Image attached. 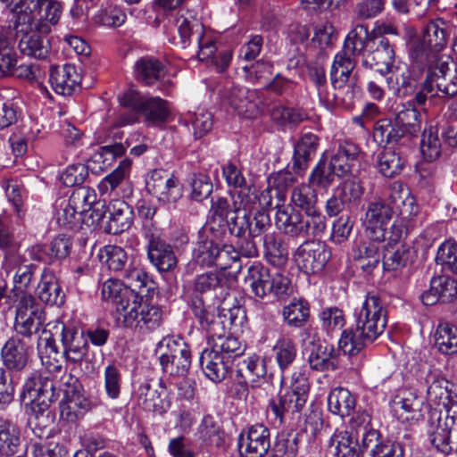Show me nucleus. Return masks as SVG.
Here are the masks:
<instances>
[{"label":"nucleus","mask_w":457,"mask_h":457,"mask_svg":"<svg viewBox=\"0 0 457 457\" xmlns=\"http://www.w3.org/2000/svg\"><path fill=\"white\" fill-rule=\"evenodd\" d=\"M191 309L201 327L209 333L211 349L231 363L245 352V346L234 336H225V326L220 317H216L213 309L206 307L202 298L192 300Z\"/></svg>","instance_id":"obj_3"},{"label":"nucleus","mask_w":457,"mask_h":457,"mask_svg":"<svg viewBox=\"0 0 457 457\" xmlns=\"http://www.w3.org/2000/svg\"><path fill=\"white\" fill-rule=\"evenodd\" d=\"M199 361L205 376L215 383L225 379L232 364L212 349H204Z\"/></svg>","instance_id":"obj_32"},{"label":"nucleus","mask_w":457,"mask_h":457,"mask_svg":"<svg viewBox=\"0 0 457 457\" xmlns=\"http://www.w3.org/2000/svg\"><path fill=\"white\" fill-rule=\"evenodd\" d=\"M310 79L314 83L317 88L320 101L328 108L334 105L342 104L339 103L337 91L329 93L326 88V74L322 67L313 66L309 69Z\"/></svg>","instance_id":"obj_58"},{"label":"nucleus","mask_w":457,"mask_h":457,"mask_svg":"<svg viewBox=\"0 0 457 457\" xmlns=\"http://www.w3.org/2000/svg\"><path fill=\"white\" fill-rule=\"evenodd\" d=\"M42 395L47 398L54 397V382L38 372H33L24 383L21 396L25 398L28 395L32 399Z\"/></svg>","instance_id":"obj_56"},{"label":"nucleus","mask_w":457,"mask_h":457,"mask_svg":"<svg viewBox=\"0 0 457 457\" xmlns=\"http://www.w3.org/2000/svg\"><path fill=\"white\" fill-rule=\"evenodd\" d=\"M386 321L384 303L378 295L369 293L355 311V326L374 342L385 331Z\"/></svg>","instance_id":"obj_6"},{"label":"nucleus","mask_w":457,"mask_h":457,"mask_svg":"<svg viewBox=\"0 0 457 457\" xmlns=\"http://www.w3.org/2000/svg\"><path fill=\"white\" fill-rule=\"evenodd\" d=\"M308 362L313 370L334 371L338 368L337 351L329 345H314L308 356Z\"/></svg>","instance_id":"obj_40"},{"label":"nucleus","mask_w":457,"mask_h":457,"mask_svg":"<svg viewBox=\"0 0 457 457\" xmlns=\"http://www.w3.org/2000/svg\"><path fill=\"white\" fill-rule=\"evenodd\" d=\"M448 37V26L442 19L430 21L422 29V39L438 53L445 46Z\"/></svg>","instance_id":"obj_48"},{"label":"nucleus","mask_w":457,"mask_h":457,"mask_svg":"<svg viewBox=\"0 0 457 457\" xmlns=\"http://www.w3.org/2000/svg\"><path fill=\"white\" fill-rule=\"evenodd\" d=\"M317 200L315 189L308 184H301L293 188L289 204L304 212H320L316 209Z\"/></svg>","instance_id":"obj_52"},{"label":"nucleus","mask_w":457,"mask_h":457,"mask_svg":"<svg viewBox=\"0 0 457 457\" xmlns=\"http://www.w3.org/2000/svg\"><path fill=\"white\" fill-rule=\"evenodd\" d=\"M227 282L228 279L224 273L211 271L198 275L195 279L194 288L199 293H205L208 291L217 292L220 290V295H217L216 296L222 298L227 294L225 293Z\"/></svg>","instance_id":"obj_57"},{"label":"nucleus","mask_w":457,"mask_h":457,"mask_svg":"<svg viewBox=\"0 0 457 457\" xmlns=\"http://www.w3.org/2000/svg\"><path fill=\"white\" fill-rule=\"evenodd\" d=\"M222 175L229 187L237 189L235 192L248 190L253 196H257V190L253 185H247L242 170L233 162L222 166Z\"/></svg>","instance_id":"obj_60"},{"label":"nucleus","mask_w":457,"mask_h":457,"mask_svg":"<svg viewBox=\"0 0 457 457\" xmlns=\"http://www.w3.org/2000/svg\"><path fill=\"white\" fill-rule=\"evenodd\" d=\"M91 402L84 392L75 394L71 391L60 403L61 418L68 422H76L91 409Z\"/></svg>","instance_id":"obj_33"},{"label":"nucleus","mask_w":457,"mask_h":457,"mask_svg":"<svg viewBox=\"0 0 457 457\" xmlns=\"http://www.w3.org/2000/svg\"><path fill=\"white\" fill-rule=\"evenodd\" d=\"M120 104L129 112H120L117 118V126H126L138 120L141 114L145 121L156 126L164 123L170 115L167 101L158 96H145L134 87L127 89L118 96Z\"/></svg>","instance_id":"obj_2"},{"label":"nucleus","mask_w":457,"mask_h":457,"mask_svg":"<svg viewBox=\"0 0 457 457\" xmlns=\"http://www.w3.org/2000/svg\"><path fill=\"white\" fill-rule=\"evenodd\" d=\"M392 207L381 199L368 203L363 226L369 239L382 242L386 238L387 227L392 219Z\"/></svg>","instance_id":"obj_15"},{"label":"nucleus","mask_w":457,"mask_h":457,"mask_svg":"<svg viewBox=\"0 0 457 457\" xmlns=\"http://www.w3.org/2000/svg\"><path fill=\"white\" fill-rule=\"evenodd\" d=\"M231 199L224 196L213 197L212 200L211 215L213 222L223 226L228 220V215L242 210H251L256 204L257 196H253L249 191L229 192Z\"/></svg>","instance_id":"obj_14"},{"label":"nucleus","mask_w":457,"mask_h":457,"mask_svg":"<svg viewBox=\"0 0 457 457\" xmlns=\"http://www.w3.org/2000/svg\"><path fill=\"white\" fill-rule=\"evenodd\" d=\"M21 429L9 420L0 419V456H10L21 447Z\"/></svg>","instance_id":"obj_46"},{"label":"nucleus","mask_w":457,"mask_h":457,"mask_svg":"<svg viewBox=\"0 0 457 457\" xmlns=\"http://www.w3.org/2000/svg\"><path fill=\"white\" fill-rule=\"evenodd\" d=\"M356 326L354 328L345 329L338 341L339 349L347 355L353 356L362 351L368 344L373 341L366 337Z\"/></svg>","instance_id":"obj_51"},{"label":"nucleus","mask_w":457,"mask_h":457,"mask_svg":"<svg viewBox=\"0 0 457 457\" xmlns=\"http://www.w3.org/2000/svg\"><path fill=\"white\" fill-rule=\"evenodd\" d=\"M71 240L66 235L61 234L54 237L49 245H37L30 250V256L33 260L54 262L69 256L71 249Z\"/></svg>","instance_id":"obj_27"},{"label":"nucleus","mask_w":457,"mask_h":457,"mask_svg":"<svg viewBox=\"0 0 457 457\" xmlns=\"http://www.w3.org/2000/svg\"><path fill=\"white\" fill-rule=\"evenodd\" d=\"M37 294L38 298L46 304L60 306L64 303V293L54 273L49 270H44Z\"/></svg>","instance_id":"obj_38"},{"label":"nucleus","mask_w":457,"mask_h":457,"mask_svg":"<svg viewBox=\"0 0 457 457\" xmlns=\"http://www.w3.org/2000/svg\"><path fill=\"white\" fill-rule=\"evenodd\" d=\"M29 27V31H22L24 33L19 41L20 51L36 59H46L51 49L50 42L46 37L47 34L41 33L34 26Z\"/></svg>","instance_id":"obj_30"},{"label":"nucleus","mask_w":457,"mask_h":457,"mask_svg":"<svg viewBox=\"0 0 457 457\" xmlns=\"http://www.w3.org/2000/svg\"><path fill=\"white\" fill-rule=\"evenodd\" d=\"M273 352L279 369L284 371L295 360L297 348L293 340L282 337L273 346Z\"/></svg>","instance_id":"obj_62"},{"label":"nucleus","mask_w":457,"mask_h":457,"mask_svg":"<svg viewBox=\"0 0 457 457\" xmlns=\"http://www.w3.org/2000/svg\"><path fill=\"white\" fill-rule=\"evenodd\" d=\"M407 137L403 128L389 119H381L375 123L373 137L379 145L398 144Z\"/></svg>","instance_id":"obj_49"},{"label":"nucleus","mask_w":457,"mask_h":457,"mask_svg":"<svg viewBox=\"0 0 457 457\" xmlns=\"http://www.w3.org/2000/svg\"><path fill=\"white\" fill-rule=\"evenodd\" d=\"M32 23L41 33L48 34L51 26L56 25L62 14V5L57 0H43Z\"/></svg>","instance_id":"obj_44"},{"label":"nucleus","mask_w":457,"mask_h":457,"mask_svg":"<svg viewBox=\"0 0 457 457\" xmlns=\"http://www.w3.org/2000/svg\"><path fill=\"white\" fill-rule=\"evenodd\" d=\"M160 364L163 372L170 376L184 377L191 365V353L182 339L163 337L157 345Z\"/></svg>","instance_id":"obj_7"},{"label":"nucleus","mask_w":457,"mask_h":457,"mask_svg":"<svg viewBox=\"0 0 457 457\" xmlns=\"http://www.w3.org/2000/svg\"><path fill=\"white\" fill-rule=\"evenodd\" d=\"M420 113L411 102L403 104L396 108L395 122L403 128L407 136H416L420 130Z\"/></svg>","instance_id":"obj_55"},{"label":"nucleus","mask_w":457,"mask_h":457,"mask_svg":"<svg viewBox=\"0 0 457 457\" xmlns=\"http://www.w3.org/2000/svg\"><path fill=\"white\" fill-rule=\"evenodd\" d=\"M307 400L287 392L280 393L276 398L270 399L269 408L278 425L288 422V426L295 428L300 426L303 418V411Z\"/></svg>","instance_id":"obj_16"},{"label":"nucleus","mask_w":457,"mask_h":457,"mask_svg":"<svg viewBox=\"0 0 457 457\" xmlns=\"http://www.w3.org/2000/svg\"><path fill=\"white\" fill-rule=\"evenodd\" d=\"M270 279L271 274L269 269L261 262H254L247 269L245 282L255 296L263 298L270 294Z\"/></svg>","instance_id":"obj_42"},{"label":"nucleus","mask_w":457,"mask_h":457,"mask_svg":"<svg viewBox=\"0 0 457 457\" xmlns=\"http://www.w3.org/2000/svg\"><path fill=\"white\" fill-rule=\"evenodd\" d=\"M221 101L230 106L238 115L253 119L262 110V98L255 89L230 86L221 93Z\"/></svg>","instance_id":"obj_13"},{"label":"nucleus","mask_w":457,"mask_h":457,"mask_svg":"<svg viewBox=\"0 0 457 457\" xmlns=\"http://www.w3.org/2000/svg\"><path fill=\"white\" fill-rule=\"evenodd\" d=\"M44 318L39 307L35 304L31 295L22 296L18 303L16 313V328L18 332L30 337L39 331L43 326Z\"/></svg>","instance_id":"obj_22"},{"label":"nucleus","mask_w":457,"mask_h":457,"mask_svg":"<svg viewBox=\"0 0 457 457\" xmlns=\"http://www.w3.org/2000/svg\"><path fill=\"white\" fill-rule=\"evenodd\" d=\"M53 328L62 344V355L71 363L80 362L88 352L87 337L84 330L74 324L55 321Z\"/></svg>","instance_id":"obj_10"},{"label":"nucleus","mask_w":457,"mask_h":457,"mask_svg":"<svg viewBox=\"0 0 457 457\" xmlns=\"http://www.w3.org/2000/svg\"><path fill=\"white\" fill-rule=\"evenodd\" d=\"M435 346L443 354L457 353V327L443 322L438 324L434 334Z\"/></svg>","instance_id":"obj_53"},{"label":"nucleus","mask_w":457,"mask_h":457,"mask_svg":"<svg viewBox=\"0 0 457 457\" xmlns=\"http://www.w3.org/2000/svg\"><path fill=\"white\" fill-rule=\"evenodd\" d=\"M146 191L158 202L175 203L182 196L179 180L164 170H154L145 181Z\"/></svg>","instance_id":"obj_18"},{"label":"nucleus","mask_w":457,"mask_h":457,"mask_svg":"<svg viewBox=\"0 0 457 457\" xmlns=\"http://www.w3.org/2000/svg\"><path fill=\"white\" fill-rule=\"evenodd\" d=\"M176 26L179 35V44L186 48L193 41L199 43L204 36V27L202 22L194 17L179 16L176 19Z\"/></svg>","instance_id":"obj_45"},{"label":"nucleus","mask_w":457,"mask_h":457,"mask_svg":"<svg viewBox=\"0 0 457 457\" xmlns=\"http://www.w3.org/2000/svg\"><path fill=\"white\" fill-rule=\"evenodd\" d=\"M428 435L430 444L438 452L445 454L451 427L453 425V414L448 412L443 414L441 411L432 409L428 413Z\"/></svg>","instance_id":"obj_25"},{"label":"nucleus","mask_w":457,"mask_h":457,"mask_svg":"<svg viewBox=\"0 0 457 457\" xmlns=\"http://www.w3.org/2000/svg\"><path fill=\"white\" fill-rule=\"evenodd\" d=\"M369 53L363 54L361 64L364 68L378 72L381 78L392 72L395 54L393 46L386 37H375L366 41Z\"/></svg>","instance_id":"obj_12"},{"label":"nucleus","mask_w":457,"mask_h":457,"mask_svg":"<svg viewBox=\"0 0 457 457\" xmlns=\"http://www.w3.org/2000/svg\"><path fill=\"white\" fill-rule=\"evenodd\" d=\"M200 439L206 445L221 448L225 445V433L219 421L212 415H205L198 428Z\"/></svg>","instance_id":"obj_54"},{"label":"nucleus","mask_w":457,"mask_h":457,"mask_svg":"<svg viewBox=\"0 0 457 457\" xmlns=\"http://www.w3.org/2000/svg\"><path fill=\"white\" fill-rule=\"evenodd\" d=\"M270 446V429L262 424L252 425L239 435L238 448L243 457H264Z\"/></svg>","instance_id":"obj_20"},{"label":"nucleus","mask_w":457,"mask_h":457,"mask_svg":"<svg viewBox=\"0 0 457 457\" xmlns=\"http://www.w3.org/2000/svg\"><path fill=\"white\" fill-rule=\"evenodd\" d=\"M453 60L449 55H436L427 68V75L424 80V88L428 93L436 89L435 95L442 94L445 98L457 96V73L449 74Z\"/></svg>","instance_id":"obj_5"},{"label":"nucleus","mask_w":457,"mask_h":457,"mask_svg":"<svg viewBox=\"0 0 457 457\" xmlns=\"http://www.w3.org/2000/svg\"><path fill=\"white\" fill-rule=\"evenodd\" d=\"M127 301H130V304L121 317L118 316L119 324L140 330H154L161 325L162 312L158 307L143 304L138 294H129Z\"/></svg>","instance_id":"obj_8"},{"label":"nucleus","mask_w":457,"mask_h":457,"mask_svg":"<svg viewBox=\"0 0 457 457\" xmlns=\"http://www.w3.org/2000/svg\"><path fill=\"white\" fill-rule=\"evenodd\" d=\"M358 457H403V450L399 444L383 441L378 431L370 429L362 436Z\"/></svg>","instance_id":"obj_24"},{"label":"nucleus","mask_w":457,"mask_h":457,"mask_svg":"<svg viewBox=\"0 0 457 457\" xmlns=\"http://www.w3.org/2000/svg\"><path fill=\"white\" fill-rule=\"evenodd\" d=\"M318 146L319 137L315 134L311 132L302 134L294 147L292 168L295 174L302 176L304 173Z\"/></svg>","instance_id":"obj_29"},{"label":"nucleus","mask_w":457,"mask_h":457,"mask_svg":"<svg viewBox=\"0 0 457 457\" xmlns=\"http://www.w3.org/2000/svg\"><path fill=\"white\" fill-rule=\"evenodd\" d=\"M328 407L331 413L342 418L348 417L355 408V398L344 387H336L328 396Z\"/></svg>","instance_id":"obj_47"},{"label":"nucleus","mask_w":457,"mask_h":457,"mask_svg":"<svg viewBox=\"0 0 457 457\" xmlns=\"http://www.w3.org/2000/svg\"><path fill=\"white\" fill-rule=\"evenodd\" d=\"M96 204L93 208L91 216L96 218L97 221H104V231L109 234L117 235L128 230L133 222L134 212L132 208L121 199H113L108 205Z\"/></svg>","instance_id":"obj_9"},{"label":"nucleus","mask_w":457,"mask_h":457,"mask_svg":"<svg viewBox=\"0 0 457 457\" xmlns=\"http://www.w3.org/2000/svg\"><path fill=\"white\" fill-rule=\"evenodd\" d=\"M171 392L167 383L160 378L158 388L152 389L150 381L142 382L136 391L137 404L147 411L163 414L171 407Z\"/></svg>","instance_id":"obj_17"},{"label":"nucleus","mask_w":457,"mask_h":457,"mask_svg":"<svg viewBox=\"0 0 457 457\" xmlns=\"http://www.w3.org/2000/svg\"><path fill=\"white\" fill-rule=\"evenodd\" d=\"M436 262L444 270L457 274V243L446 240L437 249Z\"/></svg>","instance_id":"obj_63"},{"label":"nucleus","mask_w":457,"mask_h":457,"mask_svg":"<svg viewBox=\"0 0 457 457\" xmlns=\"http://www.w3.org/2000/svg\"><path fill=\"white\" fill-rule=\"evenodd\" d=\"M411 248L400 245L395 249L386 248L383 255V267L386 270H397L405 267L412 259Z\"/></svg>","instance_id":"obj_59"},{"label":"nucleus","mask_w":457,"mask_h":457,"mask_svg":"<svg viewBox=\"0 0 457 457\" xmlns=\"http://www.w3.org/2000/svg\"><path fill=\"white\" fill-rule=\"evenodd\" d=\"M27 343L18 337H10L1 350V358L7 370L21 371L29 361Z\"/></svg>","instance_id":"obj_28"},{"label":"nucleus","mask_w":457,"mask_h":457,"mask_svg":"<svg viewBox=\"0 0 457 457\" xmlns=\"http://www.w3.org/2000/svg\"><path fill=\"white\" fill-rule=\"evenodd\" d=\"M49 81L57 94L71 95L79 81V75L75 66L71 64L51 67Z\"/></svg>","instance_id":"obj_34"},{"label":"nucleus","mask_w":457,"mask_h":457,"mask_svg":"<svg viewBox=\"0 0 457 457\" xmlns=\"http://www.w3.org/2000/svg\"><path fill=\"white\" fill-rule=\"evenodd\" d=\"M131 161L124 159L119 166L100 182L99 190L104 194L115 190L129 176Z\"/></svg>","instance_id":"obj_64"},{"label":"nucleus","mask_w":457,"mask_h":457,"mask_svg":"<svg viewBox=\"0 0 457 457\" xmlns=\"http://www.w3.org/2000/svg\"><path fill=\"white\" fill-rule=\"evenodd\" d=\"M166 72L165 65L154 57H142L135 64L136 79L145 86H151L161 80Z\"/></svg>","instance_id":"obj_36"},{"label":"nucleus","mask_w":457,"mask_h":457,"mask_svg":"<svg viewBox=\"0 0 457 457\" xmlns=\"http://www.w3.org/2000/svg\"><path fill=\"white\" fill-rule=\"evenodd\" d=\"M394 416L402 423L417 421L420 414L421 401L410 388L399 389L390 403Z\"/></svg>","instance_id":"obj_23"},{"label":"nucleus","mask_w":457,"mask_h":457,"mask_svg":"<svg viewBox=\"0 0 457 457\" xmlns=\"http://www.w3.org/2000/svg\"><path fill=\"white\" fill-rule=\"evenodd\" d=\"M457 295V282L449 277L440 276L432 278L430 289L423 296L425 304H433L436 301L450 303Z\"/></svg>","instance_id":"obj_37"},{"label":"nucleus","mask_w":457,"mask_h":457,"mask_svg":"<svg viewBox=\"0 0 457 457\" xmlns=\"http://www.w3.org/2000/svg\"><path fill=\"white\" fill-rule=\"evenodd\" d=\"M275 224L284 235L294 239H308L321 236L327 228L321 212H301L290 204H276Z\"/></svg>","instance_id":"obj_4"},{"label":"nucleus","mask_w":457,"mask_h":457,"mask_svg":"<svg viewBox=\"0 0 457 457\" xmlns=\"http://www.w3.org/2000/svg\"><path fill=\"white\" fill-rule=\"evenodd\" d=\"M282 317L289 327L302 328L305 326L310 317L309 303L303 298H294L283 307Z\"/></svg>","instance_id":"obj_50"},{"label":"nucleus","mask_w":457,"mask_h":457,"mask_svg":"<svg viewBox=\"0 0 457 457\" xmlns=\"http://www.w3.org/2000/svg\"><path fill=\"white\" fill-rule=\"evenodd\" d=\"M364 187L359 180L345 179L334 191L333 195L326 203V212L329 217H335L344 211L350 214L356 212L362 196Z\"/></svg>","instance_id":"obj_11"},{"label":"nucleus","mask_w":457,"mask_h":457,"mask_svg":"<svg viewBox=\"0 0 457 457\" xmlns=\"http://www.w3.org/2000/svg\"><path fill=\"white\" fill-rule=\"evenodd\" d=\"M149 262L160 272H168L177 266V257L170 244L159 237L152 235L147 244Z\"/></svg>","instance_id":"obj_26"},{"label":"nucleus","mask_w":457,"mask_h":457,"mask_svg":"<svg viewBox=\"0 0 457 457\" xmlns=\"http://www.w3.org/2000/svg\"><path fill=\"white\" fill-rule=\"evenodd\" d=\"M406 163V159L399 149L385 147L377 155L376 167L378 172L386 178L399 175Z\"/></svg>","instance_id":"obj_39"},{"label":"nucleus","mask_w":457,"mask_h":457,"mask_svg":"<svg viewBox=\"0 0 457 457\" xmlns=\"http://www.w3.org/2000/svg\"><path fill=\"white\" fill-rule=\"evenodd\" d=\"M102 298L115 305L116 320L118 316L128 309L130 301H127L129 295H137L133 289L125 287L119 279L109 278L103 285L101 289Z\"/></svg>","instance_id":"obj_31"},{"label":"nucleus","mask_w":457,"mask_h":457,"mask_svg":"<svg viewBox=\"0 0 457 457\" xmlns=\"http://www.w3.org/2000/svg\"><path fill=\"white\" fill-rule=\"evenodd\" d=\"M100 258L110 270L122 274L128 267V255L120 246L106 245L101 252Z\"/></svg>","instance_id":"obj_61"},{"label":"nucleus","mask_w":457,"mask_h":457,"mask_svg":"<svg viewBox=\"0 0 457 457\" xmlns=\"http://www.w3.org/2000/svg\"><path fill=\"white\" fill-rule=\"evenodd\" d=\"M379 243L369 239V241L360 243L353 249V258L354 262L366 273H370L379 263Z\"/></svg>","instance_id":"obj_43"},{"label":"nucleus","mask_w":457,"mask_h":457,"mask_svg":"<svg viewBox=\"0 0 457 457\" xmlns=\"http://www.w3.org/2000/svg\"><path fill=\"white\" fill-rule=\"evenodd\" d=\"M359 447L352 433L346 430L336 431L329 439L327 457H358Z\"/></svg>","instance_id":"obj_35"},{"label":"nucleus","mask_w":457,"mask_h":457,"mask_svg":"<svg viewBox=\"0 0 457 457\" xmlns=\"http://www.w3.org/2000/svg\"><path fill=\"white\" fill-rule=\"evenodd\" d=\"M428 384L427 400L429 404L444 406L451 413L457 405V390L454 385L438 373L428 372L426 376Z\"/></svg>","instance_id":"obj_21"},{"label":"nucleus","mask_w":457,"mask_h":457,"mask_svg":"<svg viewBox=\"0 0 457 457\" xmlns=\"http://www.w3.org/2000/svg\"><path fill=\"white\" fill-rule=\"evenodd\" d=\"M1 2L10 6L12 11L18 14L14 29L19 33L23 31L22 28L19 29L20 26H32L43 0H1Z\"/></svg>","instance_id":"obj_41"},{"label":"nucleus","mask_w":457,"mask_h":457,"mask_svg":"<svg viewBox=\"0 0 457 457\" xmlns=\"http://www.w3.org/2000/svg\"><path fill=\"white\" fill-rule=\"evenodd\" d=\"M331 253L321 241H305L295 253V262L305 273H318L323 270Z\"/></svg>","instance_id":"obj_19"},{"label":"nucleus","mask_w":457,"mask_h":457,"mask_svg":"<svg viewBox=\"0 0 457 457\" xmlns=\"http://www.w3.org/2000/svg\"><path fill=\"white\" fill-rule=\"evenodd\" d=\"M366 33V25H355L348 33L343 49L335 55L331 65V85L337 91L339 103L345 107H350L356 95L360 93L357 77L353 71L356 66L355 57L362 54L365 50L361 37Z\"/></svg>","instance_id":"obj_1"}]
</instances>
